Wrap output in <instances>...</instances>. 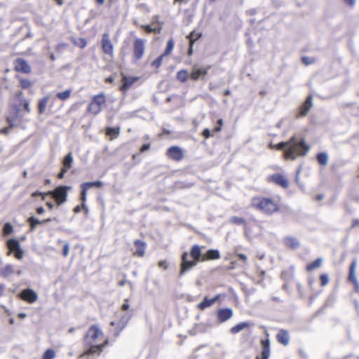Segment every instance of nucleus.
Instances as JSON below:
<instances>
[{
  "label": "nucleus",
  "instance_id": "f257e3e1",
  "mask_svg": "<svg viewBox=\"0 0 359 359\" xmlns=\"http://www.w3.org/2000/svg\"><path fill=\"white\" fill-rule=\"evenodd\" d=\"M109 344V339L104 335L98 325H92L83 338L84 351L79 358L90 355H100L104 348Z\"/></svg>",
  "mask_w": 359,
  "mask_h": 359
},
{
  "label": "nucleus",
  "instance_id": "f03ea898",
  "mask_svg": "<svg viewBox=\"0 0 359 359\" xmlns=\"http://www.w3.org/2000/svg\"><path fill=\"white\" fill-rule=\"evenodd\" d=\"M202 248L198 245H194L189 252H184L181 256L180 274L182 276L191 268L196 266L198 262L219 259L221 256L219 251L215 249H210L202 255Z\"/></svg>",
  "mask_w": 359,
  "mask_h": 359
},
{
  "label": "nucleus",
  "instance_id": "7ed1b4c3",
  "mask_svg": "<svg viewBox=\"0 0 359 359\" xmlns=\"http://www.w3.org/2000/svg\"><path fill=\"white\" fill-rule=\"evenodd\" d=\"M14 99L18 102L11 104L9 107L8 115L6 120L8 126L3 128L0 133L7 134L14 127L20 126L23 121V111L29 113L31 108L29 100L23 98L22 91H19L14 95Z\"/></svg>",
  "mask_w": 359,
  "mask_h": 359
},
{
  "label": "nucleus",
  "instance_id": "20e7f679",
  "mask_svg": "<svg viewBox=\"0 0 359 359\" xmlns=\"http://www.w3.org/2000/svg\"><path fill=\"white\" fill-rule=\"evenodd\" d=\"M250 206L267 216L280 213L282 209L279 199L264 196H253L250 201Z\"/></svg>",
  "mask_w": 359,
  "mask_h": 359
},
{
  "label": "nucleus",
  "instance_id": "39448f33",
  "mask_svg": "<svg viewBox=\"0 0 359 359\" xmlns=\"http://www.w3.org/2000/svg\"><path fill=\"white\" fill-rule=\"evenodd\" d=\"M287 147L284 150V158L294 161L300 156H304L309 151V146L304 138H297L295 135L288 140Z\"/></svg>",
  "mask_w": 359,
  "mask_h": 359
},
{
  "label": "nucleus",
  "instance_id": "423d86ee",
  "mask_svg": "<svg viewBox=\"0 0 359 359\" xmlns=\"http://www.w3.org/2000/svg\"><path fill=\"white\" fill-rule=\"evenodd\" d=\"M103 183L101 181H95V182H83L81 184V194H80V200L81 201V205H78L74 208V212L79 213L81 211V210H84L86 212L88 211L87 206L86 205L87 201V192L88 190L90 188L95 187L100 189L103 187Z\"/></svg>",
  "mask_w": 359,
  "mask_h": 359
},
{
  "label": "nucleus",
  "instance_id": "0eeeda50",
  "mask_svg": "<svg viewBox=\"0 0 359 359\" xmlns=\"http://www.w3.org/2000/svg\"><path fill=\"white\" fill-rule=\"evenodd\" d=\"M107 97L104 93H100L92 97L90 102L88 103L86 112L89 114L96 116L100 114L103 107L106 105Z\"/></svg>",
  "mask_w": 359,
  "mask_h": 359
},
{
  "label": "nucleus",
  "instance_id": "6e6552de",
  "mask_svg": "<svg viewBox=\"0 0 359 359\" xmlns=\"http://www.w3.org/2000/svg\"><path fill=\"white\" fill-rule=\"evenodd\" d=\"M146 50V40L141 38H135L133 43L132 58L133 62H137L141 60Z\"/></svg>",
  "mask_w": 359,
  "mask_h": 359
},
{
  "label": "nucleus",
  "instance_id": "1a4fd4ad",
  "mask_svg": "<svg viewBox=\"0 0 359 359\" xmlns=\"http://www.w3.org/2000/svg\"><path fill=\"white\" fill-rule=\"evenodd\" d=\"M70 189L69 187L59 186L53 191H48L45 194H48L55 200L56 204L60 206L67 200L68 191Z\"/></svg>",
  "mask_w": 359,
  "mask_h": 359
},
{
  "label": "nucleus",
  "instance_id": "9d476101",
  "mask_svg": "<svg viewBox=\"0 0 359 359\" xmlns=\"http://www.w3.org/2000/svg\"><path fill=\"white\" fill-rule=\"evenodd\" d=\"M6 247L8 249L7 255L13 253L15 258L17 259H21L23 257L24 251L21 249L20 242L17 239H8L6 241Z\"/></svg>",
  "mask_w": 359,
  "mask_h": 359
},
{
  "label": "nucleus",
  "instance_id": "9b49d317",
  "mask_svg": "<svg viewBox=\"0 0 359 359\" xmlns=\"http://www.w3.org/2000/svg\"><path fill=\"white\" fill-rule=\"evenodd\" d=\"M100 46L102 53L110 58L114 57V45L111 41L108 33H104L102 35Z\"/></svg>",
  "mask_w": 359,
  "mask_h": 359
},
{
  "label": "nucleus",
  "instance_id": "f8f14e48",
  "mask_svg": "<svg viewBox=\"0 0 359 359\" xmlns=\"http://www.w3.org/2000/svg\"><path fill=\"white\" fill-rule=\"evenodd\" d=\"M266 181L268 183H273L281 188L287 189L289 187V180L282 173H274L267 177Z\"/></svg>",
  "mask_w": 359,
  "mask_h": 359
},
{
  "label": "nucleus",
  "instance_id": "ddd939ff",
  "mask_svg": "<svg viewBox=\"0 0 359 359\" xmlns=\"http://www.w3.org/2000/svg\"><path fill=\"white\" fill-rule=\"evenodd\" d=\"M166 156L174 161L180 162L184 158V150L178 146H171L166 151Z\"/></svg>",
  "mask_w": 359,
  "mask_h": 359
},
{
  "label": "nucleus",
  "instance_id": "4468645a",
  "mask_svg": "<svg viewBox=\"0 0 359 359\" xmlns=\"http://www.w3.org/2000/svg\"><path fill=\"white\" fill-rule=\"evenodd\" d=\"M260 345L261 353L256 356L255 359H269L271 355V347L268 332H266V338L260 340Z\"/></svg>",
  "mask_w": 359,
  "mask_h": 359
},
{
  "label": "nucleus",
  "instance_id": "2eb2a0df",
  "mask_svg": "<svg viewBox=\"0 0 359 359\" xmlns=\"http://www.w3.org/2000/svg\"><path fill=\"white\" fill-rule=\"evenodd\" d=\"M313 107V95H309L305 101L298 108L297 113L296 114V118L305 117L309 112L310 109Z\"/></svg>",
  "mask_w": 359,
  "mask_h": 359
},
{
  "label": "nucleus",
  "instance_id": "dca6fc26",
  "mask_svg": "<svg viewBox=\"0 0 359 359\" xmlns=\"http://www.w3.org/2000/svg\"><path fill=\"white\" fill-rule=\"evenodd\" d=\"M356 267L357 260L354 259L350 264L347 280L353 285L355 291L359 292V283L357 280L355 273Z\"/></svg>",
  "mask_w": 359,
  "mask_h": 359
},
{
  "label": "nucleus",
  "instance_id": "f3484780",
  "mask_svg": "<svg viewBox=\"0 0 359 359\" xmlns=\"http://www.w3.org/2000/svg\"><path fill=\"white\" fill-rule=\"evenodd\" d=\"M13 69L16 72L23 74H30L32 72L31 66L23 58H17L13 62Z\"/></svg>",
  "mask_w": 359,
  "mask_h": 359
},
{
  "label": "nucleus",
  "instance_id": "a211bd4d",
  "mask_svg": "<svg viewBox=\"0 0 359 359\" xmlns=\"http://www.w3.org/2000/svg\"><path fill=\"white\" fill-rule=\"evenodd\" d=\"M134 248L131 249L133 257H143L145 255L147 243L142 240H135L133 242Z\"/></svg>",
  "mask_w": 359,
  "mask_h": 359
},
{
  "label": "nucleus",
  "instance_id": "6ab92c4d",
  "mask_svg": "<svg viewBox=\"0 0 359 359\" xmlns=\"http://www.w3.org/2000/svg\"><path fill=\"white\" fill-rule=\"evenodd\" d=\"M20 299L29 303L32 304L38 299V295L35 291L32 289L27 288L22 290L18 294Z\"/></svg>",
  "mask_w": 359,
  "mask_h": 359
},
{
  "label": "nucleus",
  "instance_id": "aec40b11",
  "mask_svg": "<svg viewBox=\"0 0 359 359\" xmlns=\"http://www.w3.org/2000/svg\"><path fill=\"white\" fill-rule=\"evenodd\" d=\"M210 67L198 68L194 65L192 68V71L190 74V79L192 81H198V79H204L208 74Z\"/></svg>",
  "mask_w": 359,
  "mask_h": 359
},
{
  "label": "nucleus",
  "instance_id": "412c9836",
  "mask_svg": "<svg viewBox=\"0 0 359 359\" xmlns=\"http://www.w3.org/2000/svg\"><path fill=\"white\" fill-rule=\"evenodd\" d=\"M73 163V156L72 152L67 154L63 158L62 161V168L60 170V172L57 174V178L62 179L65 177V173L67 172L69 169H70L72 166Z\"/></svg>",
  "mask_w": 359,
  "mask_h": 359
},
{
  "label": "nucleus",
  "instance_id": "4be33fe9",
  "mask_svg": "<svg viewBox=\"0 0 359 359\" xmlns=\"http://www.w3.org/2000/svg\"><path fill=\"white\" fill-rule=\"evenodd\" d=\"M140 78L138 76H126L123 75L121 82L122 84L119 88V90L122 93H126L128 90L133 86V85L137 82Z\"/></svg>",
  "mask_w": 359,
  "mask_h": 359
},
{
  "label": "nucleus",
  "instance_id": "5701e85b",
  "mask_svg": "<svg viewBox=\"0 0 359 359\" xmlns=\"http://www.w3.org/2000/svg\"><path fill=\"white\" fill-rule=\"evenodd\" d=\"M202 36V33L198 30H193L190 32V34L187 36L189 39V47L188 50V55L191 56L194 53V43L198 40Z\"/></svg>",
  "mask_w": 359,
  "mask_h": 359
},
{
  "label": "nucleus",
  "instance_id": "b1692460",
  "mask_svg": "<svg viewBox=\"0 0 359 359\" xmlns=\"http://www.w3.org/2000/svg\"><path fill=\"white\" fill-rule=\"evenodd\" d=\"M276 339L279 344H282L284 346H286L290 343V333L286 330L280 329L276 334Z\"/></svg>",
  "mask_w": 359,
  "mask_h": 359
},
{
  "label": "nucleus",
  "instance_id": "393cba45",
  "mask_svg": "<svg viewBox=\"0 0 359 359\" xmlns=\"http://www.w3.org/2000/svg\"><path fill=\"white\" fill-rule=\"evenodd\" d=\"M233 316V311L231 309H221L217 311V318L219 323H224L230 319Z\"/></svg>",
  "mask_w": 359,
  "mask_h": 359
},
{
  "label": "nucleus",
  "instance_id": "a878e982",
  "mask_svg": "<svg viewBox=\"0 0 359 359\" xmlns=\"http://www.w3.org/2000/svg\"><path fill=\"white\" fill-rule=\"evenodd\" d=\"M220 298V294L216 295L215 297L212 299H208V297H205L204 299L197 305V309L198 310L203 311L206 308H208L213 305Z\"/></svg>",
  "mask_w": 359,
  "mask_h": 359
},
{
  "label": "nucleus",
  "instance_id": "bb28decb",
  "mask_svg": "<svg viewBox=\"0 0 359 359\" xmlns=\"http://www.w3.org/2000/svg\"><path fill=\"white\" fill-rule=\"evenodd\" d=\"M121 133V128L119 126L116 127H107L105 128V135L109 137V140H113L116 139Z\"/></svg>",
  "mask_w": 359,
  "mask_h": 359
},
{
  "label": "nucleus",
  "instance_id": "cd10ccee",
  "mask_svg": "<svg viewBox=\"0 0 359 359\" xmlns=\"http://www.w3.org/2000/svg\"><path fill=\"white\" fill-rule=\"evenodd\" d=\"M284 245L289 249L295 250L299 247V242L297 238L288 236L284 238Z\"/></svg>",
  "mask_w": 359,
  "mask_h": 359
},
{
  "label": "nucleus",
  "instance_id": "c85d7f7f",
  "mask_svg": "<svg viewBox=\"0 0 359 359\" xmlns=\"http://www.w3.org/2000/svg\"><path fill=\"white\" fill-rule=\"evenodd\" d=\"M53 220L51 218L44 219L42 221L39 220L34 217H30L27 219V222L29 224L30 230L33 231L36 229V226L40 224H46Z\"/></svg>",
  "mask_w": 359,
  "mask_h": 359
},
{
  "label": "nucleus",
  "instance_id": "c756f323",
  "mask_svg": "<svg viewBox=\"0 0 359 359\" xmlns=\"http://www.w3.org/2000/svg\"><path fill=\"white\" fill-rule=\"evenodd\" d=\"M19 81V87L23 90H29L34 86V81L19 76H15Z\"/></svg>",
  "mask_w": 359,
  "mask_h": 359
},
{
  "label": "nucleus",
  "instance_id": "7c9ffc66",
  "mask_svg": "<svg viewBox=\"0 0 359 359\" xmlns=\"http://www.w3.org/2000/svg\"><path fill=\"white\" fill-rule=\"evenodd\" d=\"M15 273L14 266L12 264H6L0 268V276L8 278Z\"/></svg>",
  "mask_w": 359,
  "mask_h": 359
},
{
  "label": "nucleus",
  "instance_id": "2f4dec72",
  "mask_svg": "<svg viewBox=\"0 0 359 359\" xmlns=\"http://www.w3.org/2000/svg\"><path fill=\"white\" fill-rule=\"evenodd\" d=\"M323 262L322 258H317L313 262L309 263L306 266V270L308 272H311L321 266Z\"/></svg>",
  "mask_w": 359,
  "mask_h": 359
},
{
  "label": "nucleus",
  "instance_id": "473e14b6",
  "mask_svg": "<svg viewBox=\"0 0 359 359\" xmlns=\"http://www.w3.org/2000/svg\"><path fill=\"white\" fill-rule=\"evenodd\" d=\"M49 96L46 95L38 101L37 108L39 114H42L45 112Z\"/></svg>",
  "mask_w": 359,
  "mask_h": 359
},
{
  "label": "nucleus",
  "instance_id": "72a5a7b5",
  "mask_svg": "<svg viewBox=\"0 0 359 359\" xmlns=\"http://www.w3.org/2000/svg\"><path fill=\"white\" fill-rule=\"evenodd\" d=\"M250 323L248 322H242L234 326H233L230 329V332L231 334H235L243 330V329L248 328L250 327Z\"/></svg>",
  "mask_w": 359,
  "mask_h": 359
},
{
  "label": "nucleus",
  "instance_id": "f704fd0d",
  "mask_svg": "<svg viewBox=\"0 0 359 359\" xmlns=\"http://www.w3.org/2000/svg\"><path fill=\"white\" fill-rule=\"evenodd\" d=\"M176 78L179 81L185 83L190 78V74L187 69H181L177 72Z\"/></svg>",
  "mask_w": 359,
  "mask_h": 359
},
{
  "label": "nucleus",
  "instance_id": "c9c22d12",
  "mask_svg": "<svg viewBox=\"0 0 359 359\" xmlns=\"http://www.w3.org/2000/svg\"><path fill=\"white\" fill-rule=\"evenodd\" d=\"M316 160L320 165L325 166L328 162V155L325 152L318 153L316 155Z\"/></svg>",
  "mask_w": 359,
  "mask_h": 359
},
{
  "label": "nucleus",
  "instance_id": "e433bc0d",
  "mask_svg": "<svg viewBox=\"0 0 359 359\" xmlns=\"http://www.w3.org/2000/svg\"><path fill=\"white\" fill-rule=\"evenodd\" d=\"M72 95V90L67 89L62 92H59L56 94V97L62 101H65L68 100Z\"/></svg>",
  "mask_w": 359,
  "mask_h": 359
},
{
  "label": "nucleus",
  "instance_id": "4c0bfd02",
  "mask_svg": "<svg viewBox=\"0 0 359 359\" xmlns=\"http://www.w3.org/2000/svg\"><path fill=\"white\" fill-rule=\"evenodd\" d=\"M230 223L235 224V225H242V226H247V221L243 217H239L237 216H233L229 219Z\"/></svg>",
  "mask_w": 359,
  "mask_h": 359
},
{
  "label": "nucleus",
  "instance_id": "58836bf2",
  "mask_svg": "<svg viewBox=\"0 0 359 359\" xmlns=\"http://www.w3.org/2000/svg\"><path fill=\"white\" fill-rule=\"evenodd\" d=\"M288 143V141L281 142L276 144H273L271 143L269 147L271 149H276L279 151L283 149L285 150L287 147Z\"/></svg>",
  "mask_w": 359,
  "mask_h": 359
},
{
  "label": "nucleus",
  "instance_id": "ea45409f",
  "mask_svg": "<svg viewBox=\"0 0 359 359\" xmlns=\"http://www.w3.org/2000/svg\"><path fill=\"white\" fill-rule=\"evenodd\" d=\"M56 356L55 351L52 348H48L44 351L41 359H54Z\"/></svg>",
  "mask_w": 359,
  "mask_h": 359
},
{
  "label": "nucleus",
  "instance_id": "a19ab883",
  "mask_svg": "<svg viewBox=\"0 0 359 359\" xmlns=\"http://www.w3.org/2000/svg\"><path fill=\"white\" fill-rule=\"evenodd\" d=\"M174 46V41L172 40V39H170L168 41L166 48L162 54L165 56L170 55L173 50Z\"/></svg>",
  "mask_w": 359,
  "mask_h": 359
},
{
  "label": "nucleus",
  "instance_id": "79ce46f5",
  "mask_svg": "<svg viewBox=\"0 0 359 359\" xmlns=\"http://www.w3.org/2000/svg\"><path fill=\"white\" fill-rule=\"evenodd\" d=\"M164 57H165V56L163 55V54L160 55L157 58H156L151 63V66L152 67H154L156 69H158L161 66V65H162L163 60Z\"/></svg>",
  "mask_w": 359,
  "mask_h": 359
},
{
  "label": "nucleus",
  "instance_id": "37998d69",
  "mask_svg": "<svg viewBox=\"0 0 359 359\" xmlns=\"http://www.w3.org/2000/svg\"><path fill=\"white\" fill-rule=\"evenodd\" d=\"M13 231V227L10 223H6L3 227V233L4 235H9Z\"/></svg>",
  "mask_w": 359,
  "mask_h": 359
},
{
  "label": "nucleus",
  "instance_id": "c03bdc74",
  "mask_svg": "<svg viewBox=\"0 0 359 359\" xmlns=\"http://www.w3.org/2000/svg\"><path fill=\"white\" fill-rule=\"evenodd\" d=\"M320 281V285L322 287H324L327 285L329 283V277L327 274L323 273L319 277Z\"/></svg>",
  "mask_w": 359,
  "mask_h": 359
},
{
  "label": "nucleus",
  "instance_id": "a18cd8bd",
  "mask_svg": "<svg viewBox=\"0 0 359 359\" xmlns=\"http://www.w3.org/2000/svg\"><path fill=\"white\" fill-rule=\"evenodd\" d=\"M302 61L305 65H309L313 64L316 60L313 57L304 56L302 57Z\"/></svg>",
  "mask_w": 359,
  "mask_h": 359
},
{
  "label": "nucleus",
  "instance_id": "49530a36",
  "mask_svg": "<svg viewBox=\"0 0 359 359\" xmlns=\"http://www.w3.org/2000/svg\"><path fill=\"white\" fill-rule=\"evenodd\" d=\"M141 27L147 32V33H159L160 29H156L152 28L150 25H142Z\"/></svg>",
  "mask_w": 359,
  "mask_h": 359
},
{
  "label": "nucleus",
  "instance_id": "de8ad7c7",
  "mask_svg": "<svg viewBox=\"0 0 359 359\" xmlns=\"http://www.w3.org/2000/svg\"><path fill=\"white\" fill-rule=\"evenodd\" d=\"M235 255L236 257L241 261L243 262V264H246L247 263V261H248V257L245 255L243 254V253H240V252H235Z\"/></svg>",
  "mask_w": 359,
  "mask_h": 359
},
{
  "label": "nucleus",
  "instance_id": "09e8293b",
  "mask_svg": "<svg viewBox=\"0 0 359 359\" xmlns=\"http://www.w3.org/2000/svg\"><path fill=\"white\" fill-rule=\"evenodd\" d=\"M217 124V125L212 130L214 133H218L221 131L222 127L223 126V120L222 118L218 119Z\"/></svg>",
  "mask_w": 359,
  "mask_h": 359
},
{
  "label": "nucleus",
  "instance_id": "8fccbe9b",
  "mask_svg": "<svg viewBox=\"0 0 359 359\" xmlns=\"http://www.w3.org/2000/svg\"><path fill=\"white\" fill-rule=\"evenodd\" d=\"M168 263L166 260H160L158 262V266L159 268H161L164 270H166L168 269Z\"/></svg>",
  "mask_w": 359,
  "mask_h": 359
},
{
  "label": "nucleus",
  "instance_id": "3c124183",
  "mask_svg": "<svg viewBox=\"0 0 359 359\" xmlns=\"http://www.w3.org/2000/svg\"><path fill=\"white\" fill-rule=\"evenodd\" d=\"M69 243H65L63 246V248H62V256L64 257H67L69 255Z\"/></svg>",
  "mask_w": 359,
  "mask_h": 359
},
{
  "label": "nucleus",
  "instance_id": "603ef678",
  "mask_svg": "<svg viewBox=\"0 0 359 359\" xmlns=\"http://www.w3.org/2000/svg\"><path fill=\"white\" fill-rule=\"evenodd\" d=\"M45 194L46 193H43V192L36 191L33 192L31 196H32V197H36V196H42V200H44L45 196H48V194Z\"/></svg>",
  "mask_w": 359,
  "mask_h": 359
},
{
  "label": "nucleus",
  "instance_id": "864d4df0",
  "mask_svg": "<svg viewBox=\"0 0 359 359\" xmlns=\"http://www.w3.org/2000/svg\"><path fill=\"white\" fill-rule=\"evenodd\" d=\"M128 302H129V300H128V299H126L124 300V303H123V304H122V306H121V310H122V311H125L128 310V309H129V307H130V305H129V304H128Z\"/></svg>",
  "mask_w": 359,
  "mask_h": 359
},
{
  "label": "nucleus",
  "instance_id": "5fc2aeb1",
  "mask_svg": "<svg viewBox=\"0 0 359 359\" xmlns=\"http://www.w3.org/2000/svg\"><path fill=\"white\" fill-rule=\"evenodd\" d=\"M151 147V144L149 143L144 144L140 149V152H144L149 150Z\"/></svg>",
  "mask_w": 359,
  "mask_h": 359
},
{
  "label": "nucleus",
  "instance_id": "6e6d98bb",
  "mask_svg": "<svg viewBox=\"0 0 359 359\" xmlns=\"http://www.w3.org/2000/svg\"><path fill=\"white\" fill-rule=\"evenodd\" d=\"M202 135L206 139H208L210 137H211V133H210V130L208 128L204 129L203 133H202Z\"/></svg>",
  "mask_w": 359,
  "mask_h": 359
},
{
  "label": "nucleus",
  "instance_id": "4d7b16f0",
  "mask_svg": "<svg viewBox=\"0 0 359 359\" xmlns=\"http://www.w3.org/2000/svg\"><path fill=\"white\" fill-rule=\"evenodd\" d=\"M359 226V219H354L352 221L351 228L354 229Z\"/></svg>",
  "mask_w": 359,
  "mask_h": 359
},
{
  "label": "nucleus",
  "instance_id": "13d9d810",
  "mask_svg": "<svg viewBox=\"0 0 359 359\" xmlns=\"http://www.w3.org/2000/svg\"><path fill=\"white\" fill-rule=\"evenodd\" d=\"M343 1L346 5L349 6L351 7H353L355 4V0H343Z\"/></svg>",
  "mask_w": 359,
  "mask_h": 359
},
{
  "label": "nucleus",
  "instance_id": "bf43d9fd",
  "mask_svg": "<svg viewBox=\"0 0 359 359\" xmlns=\"http://www.w3.org/2000/svg\"><path fill=\"white\" fill-rule=\"evenodd\" d=\"M114 81V78L113 76H109L105 78L104 82L107 83H112Z\"/></svg>",
  "mask_w": 359,
  "mask_h": 359
},
{
  "label": "nucleus",
  "instance_id": "052dcab7",
  "mask_svg": "<svg viewBox=\"0 0 359 359\" xmlns=\"http://www.w3.org/2000/svg\"><path fill=\"white\" fill-rule=\"evenodd\" d=\"M44 208L43 207H38L36 209V212L38 215H42L43 212H44Z\"/></svg>",
  "mask_w": 359,
  "mask_h": 359
},
{
  "label": "nucleus",
  "instance_id": "680f3d73",
  "mask_svg": "<svg viewBox=\"0 0 359 359\" xmlns=\"http://www.w3.org/2000/svg\"><path fill=\"white\" fill-rule=\"evenodd\" d=\"M80 42H81L80 47L81 48H85L86 46L87 42H86V41L84 39H80Z\"/></svg>",
  "mask_w": 359,
  "mask_h": 359
},
{
  "label": "nucleus",
  "instance_id": "e2e57ef3",
  "mask_svg": "<svg viewBox=\"0 0 359 359\" xmlns=\"http://www.w3.org/2000/svg\"><path fill=\"white\" fill-rule=\"evenodd\" d=\"M5 292V285L4 284L0 283V297L4 294Z\"/></svg>",
  "mask_w": 359,
  "mask_h": 359
},
{
  "label": "nucleus",
  "instance_id": "0e129e2a",
  "mask_svg": "<svg viewBox=\"0 0 359 359\" xmlns=\"http://www.w3.org/2000/svg\"><path fill=\"white\" fill-rule=\"evenodd\" d=\"M46 206L48 208V209H49V210H53V208H54V204H53V202H50V201L47 202V203H46Z\"/></svg>",
  "mask_w": 359,
  "mask_h": 359
},
{
  "label": "nucleus",
  "instance_id": "69168bd1",
  "mask_svg": "<svg viewBox=\"0 0 359 359\" xmlns=\"http://www.w3.org/2000/svg\"><path fill=\"white\" fill-rule=\"evenodd\" d=\"M314 282H315V280H314V279H313V278H309V279L308 280V285H309V286L311 288H312V287H313V285Z\"/></svg>",
  "mask_w": 359,
  "mask_h": 359
},
{
  "label": "nucleus",
  "instance_id": "338daca9",
  "mask_svg": "<svg viewBox=\"0 0 359 359\" xmlns=\"http://www.w3.org/2000/svg\"><path fill=\"white\" fill-rule=\"evenodd\" d=\"M126 283V280H123L119 281L118 285L119 286H123V285H125Z\"/></svg>",
  "mask_w": 359,
  "mask_h": 359
},
{
  "label": "nucleus",
  "instance_id": "774afa93",
  "mask_svg": "<svg viewBox=\"0 0 359 359\" xmlns=\"http://www.w3.org/2000/svg\"><path fill=\"white\" fill-rule=\"evenodd\" d=\"M224 95L225 96L230 95H231V91H230V90H229V89L226 90L224 91Z\"/></svg>",
  "mask_w": 359,
  "mask_h": 359
}]
</instances>
